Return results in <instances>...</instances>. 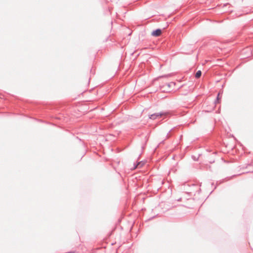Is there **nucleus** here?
Returning a JSON list of instances; mask_svg holds the SVG:
<instances>
[{
	"mask_svg": "<svg viewBox=\"0 0 253 253\" xmlns=\"http://www.w3.org/2000/svg\"><path fill=\"white\" fill-rule=\"evenodd\" d=\"M167 114H168L167 112H164L156 113L153 114L149 115V119L154 120L158 118H160L163 116H165V115H167Z\"/></svg>",
	"mask_w": 253,
	"mask_h": 253,
	"instance_id": "1",
	"label": "nucleus"
},
{
	"mask_svg": "<svg viewBox=\"0 0 253 253\" xmlns=\"http://www.w3.org/2000/svg\"><path fill=\"white\" fill-rule=\"evenodd\" d=\"M162 34V30L160 29H157L152 32V36L154 37H158Z\"/></svg>",
	"mask_w": 253,
	"mask_h": 253,
	"instance_id": "2",
	"label": "nucleus"
},
{
	"mask_svg": "<svg viewBox=\"0 0 253 253\" xmlns=\"http://www.w3.org/2000/svg\"><path fill=\"white\" fill-rule=\"evenodd\" d=\"M202 75V72L200 70L198 71L195 74V78L197 79L199 78Z\"/></svg>",
	"mask_w": 253,
	"mask_h": 253,
	"instance_id": "3",
	"label": "nucleus"
},
{
	"mask_svg": "<svg viewBox=\"0 0 253 253\" xmlns=\"http://www.w3.org/2000/svg\"><path fill=\"white\" fill-rule=\"evenodd\" d=\"M219 95H220V94H219V93H218L217 94V96L216 97V99L215 101V103H217V102H218V100L220 99Z\"/></svg>",
	"mask_w": 253,
	"mask_h": 253,
	"instance_id": "4",
	"label": "nucleus"
},
{
	"mask_svg": "<svg viewBox=\"0 0 253 253\" xmlns=\"http://www.w3.org/2000/svg\"><path fill=\"white\" fill-rule=\"evenodd\" d=\"M171 84H174H174H175V83H174L173 82H171V83H169V84H167V85H168V86L169 87H170V85H171Z\"/></svg>",
	"mask_w": 253,
	"mask_h": 253,
	"instance_id": "5",
	"label": "nucleus"
},
{
	"mask_svg": "<svg viewBox=\"0 0 253 253\" xmlns=\"http://www.w3.org/2000/svg\"><path fill=\"white\" fill-rule=\"evenodd\" d=\"M173 129V128H172L171 129H170V130H169V132L167 133V137H169L170 136L169 135V133L170 132H171V131Z\"/></svg>",
	"mask_w": 253,
	"mask_h": 253,
	"instance_id": "6",
	"label": "nucleus"
},
{
	"mask_svg": "<svg viewBox=\"0 0 253 253\" xmlns=\"http://www.w3.org/2000/svg\"><path fill=\"white\" fill-rule=\"evenodd\" d=\"M192 157L195 161H198V159H196V157L195 156H193Z\"/></svg>",
	"mask_w": 253,
	"mask_h": 253,
	"instance_id": "7",
	"label": "nucleus"
},
{
	"mask_svg": "<svg viewBox=\"0 0 253 253\" xmlns=\"http://www.w3.org/2000/svg\"><path fill=\"white\" fill-rule=\"evenodd\" d=\"M229 5V4L227 3L224 4V6H228Z\"/></svg>",
	"mask_w": 253,
	"mask_h": 253,
	"instance_id": "8",
	"label": "nucleus"
},
{
	"mask_svg": "<svg viewBox=\"0 0 253 253\" xmlns=\"http://www.w3.org/2000/svg\"><path fill=\"white\" fill-rule=\"evenodd\" d=\"M140 164V163H137V166L135 167V168H136L137 167V166H138Z\"/></svg>",
	"mask_w": 253,
	"mask_h": 253,
	"instance_id": "9",
	"label": "nucleus"
}]
</instances>
